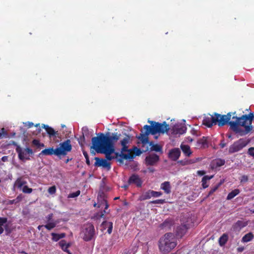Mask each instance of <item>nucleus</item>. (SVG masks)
<instances>
[{"instance_id":"obj_25","label":"nucleus","mask_w":254,"mask_h":254,"mask_svg":"<svg viewBox=\"0 0 254 254\" xmlns=\"http://www.w3.org/2000/svg\"><path fill=\"white\" fill-rule=\"evenodd\" d=\"M151 198V190H149L140 195L138 198V200L140 201L148 199Z\"/></svg>"},{"instance_id":"obj_37","label":"nucleus","mask_w":254,"mask_h":254,"mask_svg":"<svg viewBox=\"0 0 254 254\" xmlns=\"http://www.w3.org/2000/svg\"><path fill=\"white\" fill-rule=\"evenodd\" d=\"M221 185V183L219 184L217 186L214 187L213 188L211 189V190L209 191L208 195L206 196V197H208L210 195H211L213 193H214L219 187V186Z\"/></svg>"},{"instance_id":"obj_49","label":"nucleus","mask_w":254,"mask_h":254,"mask_svg":"<svg viewBox=\"0 0 254 254\" xmlns=\"http://www.w3.org/2000/svg\"><path fill=\"white\" fill-rule=\"evenodd\" d=\"M213 178V175H212L210 176H205L202 178V179H203V180H206V181H207L210 180V179H211Z\"/></svg>"},{"instance_id":"obj_5","label":"nucleus","mask_w":254,"mask_h":254,"mask_svg":"<svg viewBox=\"0 0 254 254\" xmlns=\"http://www.w3.org/2000/svg\"><path fill=\"white\" fill-rule=\"evenodd\" d=\"M177 245V239L175 235L172 233L165 234L162 237L159 242V248L163 253L170 252Z\"/></svg>"},{"instance_id":"obj_6","label":"nucleus","mask_w":254,"mask_h":254,"mask_svg":"<svg viewBox=\"0 0 254 254\" xmlns=\"http://www.w3.org/2000/svg\"><path fill=\"white\" fill-rule=\"evenodd\" d=\"M71 149V141L69 139H67L60 143L59 147L56 148V156H65Z\"/></svg>"},{"instance_id":"obj_7","label":"nucleus","mask_w":254,"mask_h":254,"mask_svg":"<svg viewBox=\"0 0 254 254\" xmlns=\"http://www.w3.org/2000/svg\"><path fill=\"white\" fill-rule=\"evenodd\" d=\"M97 203H95L94 206L99 208H103L104 207L103 211L97 214L96 217L97 218H103L104 216V213H106V210L108 208L109 205L107 203V200L105 198V194L103 193L99 194L97 196Z\"/></svg>"},{"instance_id":"obj_63","label":"nucleus","mask_w":254,"mask_h":254,"mask_svg":"<svg viewBox=\"0 0 254 254\" xmlns=\"http://www.w3.org/2000/svg\"><path fill=\"white\" fill-rule=\"evenodd\" d=\"M41 146L43 147L44 146V145L43 143H42V144H41Z\"/></svg>"},{"instance_id":"obj_33","label":"nucleus","mask_w":254,"mask_h":254,"mask_svg":"<svg viewBox=\"0 0 254 254\" xmlns=\"http://www.w3.org/2000/svg\"><path fill=\"white\" fill-rule=\"evenodd\" d=\"M22 191L25 193H30L32 191V189L28 188L27 186L25 185L22 189Z\"/></svg>"},{"instance_id":"obj_23","label":"nucleus","mask_w":254,"mask_h":254,"mask_svg":"<svg viewBox=\"0 0 254 254\" xmlns=\"http://www.w3.org/2000/svg\"><path fill=\"white\" fill-rule=\"evenodd\" d=\"M181 148L183 153L188 156H190L192 153L190 150V147L188 145L182 144L181 145Z\"/></svg>"},{"instance_id":"obj_30","label":"nucleus","mask_w":254,"mask_h":254,"mask_svg":"<svg viewBox=\"0 0 254 254\" xmlns=\"http://www.w3.org/2000/svg\"><path fill=\"white\" fill-rule=\"evenodd\" d=\"M7 219L5 218L0 217V234H1L3 232V226L6 223Z\"/></svg>"},{"instance_id":"obj_54","label":"nucleus","mask_w":254,"mask_h":254,"mask_svg":"<svg viewBox=\"0 0 254 254\" xmlns=\"http://www.w3.org/2000/svg\"><path fill=\"white\" fill-rule=\"evenodd\" d=\"M33 144H34L35 145H39V142L38 140H36V139H34L33 141Z\"/></svg>"},{"instance_id":"obj_26","label":"nucleus","mask_w":254,"mask_h":254,"mask_svg":"<svg viewBox=\"0 0 254 254\" xmlns=\"http://www.w3.org/2000/svg\"><path fill=\"white\" fill-rule=\"evenodd\" d=\"M59 223L58 221H52V222H47L46 225H44V227L48 230H51L53 228H55L57 224Z\"/></svg>"},{"instance_id":"obj_55","label":"nucleus","mask_w":254,"mask_h":254,"mask_svg":"<svg viewBox=\"0 0 254 254\" xmlns=\"http://www.w3.org/2000/svg\"><path fill=\"white\" fill-rule=\"evenodd\" d=\"M244 247H239L237 249V250L239 252H242L244 251Z\"/></svg>"},{"instance_id":"obj_16","label":"nucleus","mask_w":254,"mask_h":254,"mask_svg":"<svg viewBox=\"0 0 254 254\" xmlns=\"http://www.w3.org/2000/svg\"><path fill=\"white\" fill-rule=\"evenodd\" d=\"M181 151L179 148H175L170 150L169 153V157L173 160H177L180 157Z\"/></svg>"},{"instance_id":"obj_60","label":"nucleus","mask_w":254,"mask_h":254,"mask_svg":"<svg viewBox=\"0 0 254 254\" xmlns=\"http://www.w3.org/2000/svg\"><path fill=\"white\" fill-rule=\"evenodd\" d=\"M188 140H189V141H190V142H192V138H190V137H188Z\"/></svg>"},{"instance_id":"obj_57","label":"nucleus","mask_w":254,"mask_h":254,"mask_svg":"<svg viewBox=\"0 0 254 254\" xmlns=\"http://www.w3.org/2000/svg\"><path fill=\"white\" fill-rule=\"evenodd\" d=\"M60 238H64L65 237V234L64 233H62L61 234H60Z\"/></svg>"},{"instance_id":"obj_13","label":"nucleus","mask_w":254,"mask_h":254,"mask_svg":"<svg viewBox=\"0 0 254 254\" xmlns=\"http://www.w3.org/2000/svg\"><path fill=\"white\" fill-rule=\"evenodd\" d=\"M120 156L122 159L131 160L134 158V154L132 153V149L127 148L125 151L122 152L121 150Z\"/></svg>"},{"instance_id":"obj_8","label":"nucleus","mask_w":254,"mask_h":254,"mask_svg":"<svg viewBox=\"0 0 254 254\" xmlns=\"http://www.w3.org/2000/svg\"><path fill=\"white\" fill-rule=\"evenodd\" d=\"M249 141L244 138H241L234 142L229 148V152L230 154L238 152L246 147Z\"/></svg>"},{"instance_id":"obj_58","label":"nucleus","mask_w":254,"mask_h":254,"mask_svg":"<svg viewBox=\"0 0 254 254\" xmlns=\"http://www.w3.org/2000/svg\"><path fill=\"white\" fill-rule=\"evenodd\" d=\"M122 187L125 188V189H127L128 188V185H125Z\"/></svg>"},{"instance_id":"obj_51","label":"nucleus","mask_w":254,"mask_h":254,"mask_svg":"<svg viewBox=\"0 0 254 254\" xmlns=\"http://www.w3.org/2000/svg\"><path fill=\"white\" fill-rule=\"evenodd\" d=\"M42 127L46 129V131L49 130V129L51 128V127H49L48 125H45L44 124L42 125Z\"/></svg>"},{"instance_id":"obj_2","label":"nucleus","mask_w":254,"mask_h":254,"mask_svg":"<svg viewBox=\"0 0 254 254\" xmlns=\"http://www.w3.org/2000/svg\"><path fill=\"white\" fill-rule=\"evenodd\" d=\"M151 126L145 125L143 127L144 132L141 131V133L136 137L141 141L142 147L145 148L143 151L145 152L150 149L151 151L156 152L162 151V147L157 144H154L152 141H149L148 135L150 134L154 135V138L157 139L158 136L155 135L157 133L164 134L169 130V125L165 122L163 123H159L154 121L148 122Z\"/></svg>"},{"instance_id":"obj_24","label":"nucleus","mask_w":254,"mask_h":254,"mask_svg":"<svg viewBox=\"0 0 254 254\" xmlns=\"http://www.w3.org/2000/svg\"><path fill=\"white\" fill-rule=\"evenodd\" d=\"M254 238V236L253 234L251 232H249L246 235H245L242 239V242L243 243H248L251 241H252Z\"/></svg>"},{"instance_id":"obj_41","label":"nucleus","mask_w":254,"mask_h":254,"mask_svg":"<svg viewBox=\"0 0 254 254\" xmlns=\"http://www.w3.org/2000/svg\"><path fill=\"white\" fill-rule=\"evenodd\" d=\"M47 132L49 135L50 137H51L52 136H54L57 133V132H56L54 129L51 127L49 130H48Z\"/></svg>"},{"instance_id":"obj_22","label":"nucleus","mask_w":254,"mask_h":254,"mask_svg":"<svg viewBox=\"0 0 254 254\" xmlns=\"http://www.w3.org/2000/svg\"><path fill=\"white\" fill-rule=\"evenodd\" d=\"M161 189L164 190L165 192L168 194L171 192V186L169 182H165L161 185Z\"/></svg>"},{"instance_id":"obj_11","label":"nucleus","mask_w":254,"mask_h":254,"mask_svg":"<svg viewBox=\"0 0 254 254\" xmlns=\"http://www.w3.org/2000/svg\"><path fill=\"white\" fill-rule=\"evenodd\" d=\"M187 127L181 124H177L172 127L170 132L172 135L174 136H179L180 135L185 133Z\"/></svg>"},{"instance_id":"obj_10","label":"nucleus","mask_w":254,"mask_h":254,"mask_svg":"<svg viewBox=\"0 0 254 254\" xmlns=\"http://www.w3.org/2000/svg\"><path fill=\"white\" fill-rule=\"evenodd\" d=\"M83 239L88 241L91 240L94 236L95 229L94 226L91 224H86L82 231Z\"/></svg>"},{"instance_id":"obj_62","label":"nucleus","mask_w":254,"mask_h":254,"mask_svg":"<svg viewBox=\"0 0 254 254\" xmlns=\"http://www.w3.org/2000/svg\"><path fill=\"white\" fill-rule=\"evenodd\" d=\"M119 197H115V199H119Z\"/></svg>"},{"instance_id":"obj_36","label":"nucleus","mask_w":254,"mask_h":254,"mask_svg":"<svg viewBox=\"0 0 254 254\" xmlns=\"http://www.w3.org/2000/svg\"><path fill=\"white\" fill-rule=\"evenodd\" d=\"M162 193L160 191H156L151 190V197H157L162 195Z\"/></svg>"},{"instance_id":"obj_17","label":"nucleus","mask_w":254,"mask_h":254,"mask_svg":"<svg viewBox=\"0 0 254 254\" xmlns=\"http://www.w3.org/2000/svg\"><path fill=\"white\" fill-rule=\"evenodd\" d=\"M225 161L222 159H216L213 160L210 164L211 168L213 169H216L224 165Z\"/></svg>"},{"instance_id":"obj_39","label":"nucleus","mask_w":254,"mask_h":254,"mask_svg":"<svg viewBox=\"0 0 254 254\" xmlns=\"http://www.w3.org/2000/svg\"><path fill=\"white\" fill-rule=\"evenodd\" d=\"M79 144L81 146H83L84 143L85 136L82 134L79 138L77 139Z\"/></svg>"},{"instance_id":"obj_44","label":"nucleus","mask_w":254,"mask_h":254,"mask_svg":"<svg viewBox=\"0 0 254 254\" xmlns=\"http://www.w3.org/2000/svg\"><path fill=\"white\" fill-rule=\"evenodd\" d=\"M165 200L164 199H157L151 201L152 204H163Z\"/></svg>"},{"instance_id":"obj_34","label":"nucleus","mask_w":254,"mask_h":254,"mask_svg":"<svg viewBox=\"0 0 254 254\" xmlns=\"http://www.w3.org/2000/svg\"><path fill=\"white\" fill-rule=\"evenodd\" d=\"M132 149V153H133V154H134V157L136 156L140 155L142 153V151L140 150V149L137 148L136 147H133Z\"/></svg>"},{"instance_id":"obj_9","label":"nucleus","mask_w":254,"mask_h":254,"mask_svg":"<svg viewBox=\"0 0 254 254\" xmlns=\"http://www.w3.org/2000/svg\"><path fill=\"white\" fill-rule=\"evenodd\" d=\"M16 151L18 153L19 159L22 161L30 160V155L33 154L31 149L29 148H22L19 146L16 147Z\"/></svg>"},{"instance_id":"obj_20","label":"nucleus","mask_w":254,"mask_h":254,"mask_svg":"<svg viewBox=\"0 0 254 254\" xmlns=\"http://www.w3.org/2000/svg\"><path fill=\"white\" fill-rule=\"evenodd\" d=\"M53 154L56 155V149H54L53 148H48L44 149L40 153V155H52Z\"/></svg>"},{"instance_id":"obj_64","label":"nucleus","mask_w":254,"mask_h":254,"mask_svg":"<svg viewBox=\"0 0 254 254\" xmlns=\"http://www.w3.org/2000/svg\"><path fill=\"white\" fill-rule=\"evenodd\" d=\"M17 199H20V197L19 196L17 197Z\"/></svg>"},{"instance_id":"obj_29","label":"nucleus","mask_w":254,"mask_h":254,"mask_svg":"<svg viewBox=\"0 0 254 254\" xmlns=\"http://www.w3.org/2000/svg\"><path fill=\"white\" fill-rule=\"evenodd\" d=\"M198 143L201 145V147H206L207 146V138L203 136L198 141Z\"/></svg>"},{"instance_id":"obj_61","label":"nucleus","mask_w":254,"mask_h":254,"mask_svg":"<svg viewBox=\"0 0 254 254\" xmlns=\"http://www.w3.org/2000/svg\"><path fill=\"white\" fill-rule=\"evenodd\" d=\"M251 212L253 213H254V209L251 210Z\"/></svg>"},{"instance_id":"obj_52","label":"nucleus","mask_w":254,"mask_h":254,"mask_svg":"<svg viewBox=\"0 0 254 254\" xmlns=\"http://www.w3.org/2000/svg\"><path fill=\"white\" fill-rule=\"evenodd\" d=\"M205 172L204 171H198L197 174L200 176H202L204 175Z\"/></svg>"},{"instance_id":"obj_19","label":"nucleus","mask_w":254,"mask_h":254,"mask_svg":"<svg viewBox=\"0 0 254 254\" xmlns=\"http://www.w3.org/2000/svg\"><path fill=\"white\" fill-rule=\"evenodd\" d=\"M248 225L246 221L239 220L233 226L234 229L240 231L242 228L245 227Z\"/></svg>"},{"instance_id":"obj_38","label":"nucleus","mask_w":254,"mask_h":254,"mask_svg":"<svg viewBox=\"0 0 254 254\" xmlns=\"http://www.w3.org/2000/svg\"><path fill=\"white\" fill-rule=\"evenodd\" d=\"M52 239L54 241H58L59 240L61 239L60 234L53 233H52Z\"/></svg>"},{"instance_id":"obj_28","label":"nucleus","mask_w":254,"mask_h":254,"mask_svg":"<svg viewBox=\"0 0 254 254\" xmlns=\"http://www.w3.org/2000/svg\"><path fill=\"white\" fill-rule=\"evenodd\" d=\"M240 193V190L239 189H235L231 192L228 193L227 196V200H231L235 196L238 195Z\"/></svg>"},{"instance_id":"obj_14","label":"nucleus","mask_w":254,"mask_h":254,"mask_svg":"<svg viewBox=\"0 0 254 254\" xmlns=\"http://www.w3.org/2000/svg\"><path fill=\"white\" fill-rule=\"evenodd\" d=\"M159 156L155 154H152L147 156L145 158L146 164L147 165H154L159 161Z\"/></svg>"},{"instance_id":"obj_50","label":"nucleus","mask_w":254,"mask_h":254,"mask_svg":"<svg viewBox=\"0 0 254 254\" xmlns=\"http://www.w3.org/2000/svg\"><path fill=\"white\" fill-rule=\"evenodd\" d=\"M24 124L25 126L27 127L28 128L31 127L34 125L33 123L29 122L25 123Z\"/></svg>"},{"instance_id":"obj_47","label":"nucleus","mask_w":254,"mask_h":254,"mask_svg":"<svg viewBox=\"0 0 254 254\" xmlns=\"http://www.w3.org/2000/svg\"><path fill=\"white\" fill-rule=\"evenodd\" d=\"M248 181V177L246 175H243L241 177L240 179V181L241 183H245Z\"/></svg>"},{"instance_id":"obj_53","label":"nucleus","mask_w":254,"mask_h":254,"mask_svg":"<svg viewBox=\"0 0 254 254\" xmlns=\"http://www.w3.org/2000/svg\"><path fill=\"white\" fill-rule=\"evenodd\" d=\"M8 160V157L6 156H3L2 158H1V160L3 161V162H6Z\"/></svg>"},{"instance_id":"obj_18","label":"nucleus","mask_w":254,"mask_h":254,"mask_svg":"<svg viewBox=\"0 0 254 254\" xmlns=\"http://www.w3.org/2000/svg\"><path fill=\"white\" fill-rule=\"evenodd\" d=\"M188 227L186 225H183L178 227L176 230L177 235L178 237H183L186 233Z\"/></svg>"},{"instance_id":"obj_42","label":"nucleus","mask_w":254,"mask_h":254,"mask_svg":"<svg viewBox=\"0 0 254 254\" xmlns=\"http://www.w3.org/2000/svg\"><path fill=\"white\" fill-rule=\"evenodd\" d=\"M82 134L83 136H87L88 134V128L86 127H84L82 128Z\"/></svg>"},{"instance_id":"obj_40","label":"nucleus","mask_w":254,"mask_h":254,"mask_svg":"<svg viewBox=\"0 0 254 254\" xmlns=\"http://www.w3.org/2000/svg\"><path fill=\"white\" fill-rule=\"evenodd\" d=\"M48 192L51 194H54L56 192V188L55 186L50 187L48 189Z\"/></svg>"},{"instance_id":"obj_46","label":"nucleus","mask_w":254,"mask_h":254,"mask_svg":"<svg viewBox=\"0 0 254 254\" xmlns=\"http://www.w3.org/2000/svg\"><path fill=\"white\" fill-rule=\"evenodd\" d=\"M83 154L86 159V163L88 164V165H90V161H89V157H88V154L85 151H83Z\"/></svg>"},{"instance_id":"obj_32","label":"nucleus","mask_w":254,"mask_h":254,"mask_svg":"<svg viewBox=\"0 0 254 254\" xmlns=\"http://www.w3.org/2000/svg\"><path fill=\"white\" fill-rule=\"evenodd\" d=\"M227 241V236L225 234H223L220 238H219V244L221 246H223Z\"/></svg>"},{"instance_id":"obj_4","label":"nucleus","mask_w":254,"mask_h":254,"mask_svg":"<svg viewBox=\"0 0 254 254\" xmlns=\"http://www.w3.org/2000/svg\"><path fill=\"white\" fill-rule=\"evenodd\" d=\"M231 117V113H229L226 115L215 113L213 115L205 117L203 120V124L208 127L216 124L219 127H222L227 124H229Z\"/></svg>"},{"instance_id":"obj_56","label":"nucleus","mask_w":254,"mask_h":254,"mask_svg":"<svg viewBox=\"0 0 254 254\" xmlns=\"http://www.w3.org/2000/svg\"><path fill=\"white\" fill-rule=\"evenodd\" d=\"M220 145L221 148H224L226 146V144L225 143H221Z\"/></svg>"},{"instance_id":"obj_35","label":"nucleus","mask_w":254,"mask_h":254,"mask_svg":"<svg viewBox=\"0 0 254 254\" xmlns=\"http://www.w3.org/2000/svg\"><path fill=\"white\" fill-rule=\"evenodd\" d=\"M80 191L77 190L75 192L69 193L67 197L68 198H75V197H76L78 196H79L80 195Z\"/></svg>"},{"instance_id":"obj_15","label":"nucleus","mask_w":254,"mask_h":254,"mask_svg":"<svg viewBox=\"0 0 254 254\" xmlns=\"http://www.w3.org/2000/svg\"><path fill=\"white\" fill-rule=\"evenodd\" d=\"M128 184L129 185L135 184L137 187H140L142 185V181L138 175H132L129 177Z\"/></svg>"},{"instance_id":"obj_31","label":"nucleus","mask_w":254,"mask_h":254,"mask_svg":"<svg viewBox=\"0 0 254 254\" xmlns=\"http://www.w3.org/2000/svg\"><path fill=\"white\" fill-rule=\"evenodd\" d=\"M102 225H106V226H107L108 227V229L107 232L109 234H111L112 231L113 223L112 222H110L105 221V222H103L102 223Z\"/></svg>"},{"instance_id":"obj_48","label":"nucleus","mask_w":254,"mask_h":254,"mask_svg":"<svg viewBox=\"0 0 254 254\" xmlns=\"http://www.w3.org/2000/svg\"><path fill=\"white\" fill-rule=\"evenodd\" d=\"M202 186L204 189H205L208 187V185L207 184V181H206V180H203L202 179Z\"/></svg>"},{"instance_id":"obj_27","label":"nucleus","mask_w":254,"mask_h":254,"mask_svg":"<svg viewBox=\"0 0 254 254\" xmlns=\"http://www.w3.org/2000/svg\"><path fill=\"white\" fill-rule=\"evenodd\" d=\"M26 184V181L22 180L21 179H18L15 182L14 186L22 190V188Z\"/></svg>"},{"instance_id":"obj_45","label":"nucleus","mask_w":254,"mask_h":254,"mask_svg":"<svg viewBox=\"0 0 254 254\" xmlns=\"http://www.w3.org/2000/svg\"><path fill=\"white\" fill-rule=\"evenodd\" d=\"M53 216V214L52 213H51V214H49L48 215H47L46 217V222H48L49 221L52 222V221H54L52 219Z\"/></svg>"},{"instance_id":"obj_12","label":"nucleus","mask_w":254,"mask_h":254,"mask_svg":"<svg viewBox=\"0 0 254 254\" xmlns=\"http://www.w3.org/2000/svg\"><path fill=\"white\" fill-rule=\"evenodd\" d=\"M95 159L96 160L95 163V166L102 167L104 168L107 169L108 170L111 169V164L107 160L100 159L98 157H95Z\"/></svg>"},{"instance_id":"obj_3","label":"nucleus","mask_w":254,"mask_h":254,"mask_svg":"<svg viewBox=\"0 0 254 254\" xmlns=\"http://www.w3.org/2000/svg\"><path fill=\"white\" fill-rule=\"evenodd\" d=\"M254 118L253 113H250L248 115H243L241 117L233 116L232 121L229 123L230 128L234 132L244 135L253 129L252 121Z\"/></svg>"},{"instance_id":"obj_1","label":"nucleus","mask_w":254,"mask_h":254,"mask_svg":"<svg viewBox=\"0 0 254 254\" xmlns=\"http://www.w3.org/2000/svg\"><path fill=\"white\" fill-rule=\"evenodd\" d=\"M122 135L117 132L110 133L104 134L103 133L98 134L96 137L92 138V147L99 153L104 154L107 160H111L116 158L118 153L115 152L114 143L118 140L122 146L121 150L123 151L127 150L128 144L131 142V136L127 134Z\"/></svg>"},{"instance_id":"obj_21","label":"nucleus","mask_w":254,"mask_h":254,"mask_svg":"<svg viewBox=\"0 0 254 254\" xmlns=\"http://www.w3.org/2000/svg\"><path fill=\"white\" fill-rule=\"evenodd\" d=\"M59 244L64 251L66 252L68 254H71L68 250V248L70 246L69 243H66L64 240H62L59 243Z\"/></svg>"},{"instance_id":"obj_43","label":"nucleus","mask_w":254,"mask_h":254,"mask_svg":"<svg viewBox=\"0 0 254 254\" xmlns=\"http://www.w3.org/2000/svg\"><path fill=\"white\" fill-rule=\"evenodd\" d=\"M248 153L249 155H250L251 156H252L254 158V147H250L248 149Z\"/></svg>"},{"instance_id":"obj_59","label":"nucleus","mask_w":254,"mask_h":254,"mask_svg":"<svg viewBox=\"0 0 254 254\" xmlns=\"http://www.w3.org/2000/svg\"><path fill=\"white\" fill-rule=\"evenodd\" d=\"M43 227H44V225H39V226L38 227V229L39 230H41V229Z\"/></svg>"}]
</instances>
